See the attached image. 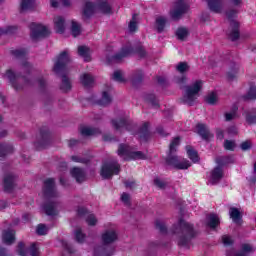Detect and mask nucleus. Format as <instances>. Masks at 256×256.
<instances>
[{
    "label": "nucleus",
    "instance_id": "nucleus-1",
    "mask_svg": "<svg viewBox=\"0 0 256 256\" xmlns=\"http://www.w3.org/2000/svg\"><path fill=\"white\" fill-rule=\"evenodd\" d=\"M203 87V81L197 80L190 87L186 89V95L184 97L185 103L193 105V101L197 99L199 91Z\"/></svg>",
    "mask_w": 256,
    "mask_h": 256
},
{
    "label": "nucleus",
    "instance_id": "nucleus-2",
    "mask_svg": "<svg viewBox=\"0 0 256 256\" xmlns=\"http://www.w3.org/2000/svg\"><path fill=\"white\" fill-rule=\"evenodd\" d=\"M100 3L97 6L93 5L91 2H86L84 7L85 17H89L96 9H99L102 13H111V6L108 5L107 0H99Z\"/></svg>",
    "mask_w": 256,
    "mask_h": 256
},
{
    "label": "nucleus",
    "instance_id": "nucleus-3",
    "mask_svg": "<svg viewBox=\"0 0 256 256\" xmlns=\"http://www.w3.org/2000/svg\"><path fill=\"white\" fill-rule=\"evenodd\" d=\"M119 157H123L125 161H131V159H145V155L141 152H133L127 145H120L118 149Z\"/></svg>",
    "mask_w": 256,
    "mask_h": 256
},
{
    "label": "nucleus",
    "instance_id": "nucleus-4",
    "mask_svg": "<svg viewBox=\"0 0 256 256\" xmlns=\"http://www.w3.org/2000/svg\"><path fill=\"white\" fill-rule=\"evenodd\" d=\"M119 171H120V167H119V164L117 163L104 164L102 166L101 176L104 179H111L113 175H118Z\"/></svg>",
    "mask_w": 256,
    "mask_h": 256
},
{
    "label": "nucleus",
    "instance_id": "nucleus-5",
    "mask_svg": "<svg viewBox=\"0 0 256 256\" xmlns=\"http://www.w3.org/2000/svg\"><path fill=\"white\" fill-rule=\"evenodd\" d=\"M187 9H189V6L184 1H179L174 4L170 15L172 19H179L183 15V13L187 12Z\"/></svg>",
    "mask_w": 256,
    "mask_h": 256
},
{
    "label": "nucleus",
    "instance_id": "nucleus-6",
    "mask_svg": "<svg viewBox=\"0 0 256 256\" xmlns=\"http://www.w3.org/2000/svg\"><path fill=\"white\" fill-rule=\"evenodd\" d=\"M31 37L32 39H39V37H47L49 29L41 24H31Z\"/></svg>",
    "mask_w": 256,
    "mask_h": 256
},
{
    "label": "nucleus",
    "instance_id": "nucleus-7",
    "mask_svg": "<svg viewBox=\"0 0 256 256\" xmlns=\"http://www.w3.org/2000/svg\"><path fill=\"white\" fill-rule=\"evenodd\" d=\"M69 62V54L67 51L62 52L55 63L54 71H59V69H63L65 65Z\"/></svg>",
    "mask_w": 256,
    "mask_h": 256
},
{
    "label": "nucleus",
    "instance_id": "nucleus-8",
    "mask_svg": "<svg viewBox=\"0 0 256 256\" xmlns=\"http://www.w3.org/2000/svg\"><path fill=\"white\" fill-rule=\"evenodd\" d=\"M170 165H174L176 169H189L191 167V163L187 160H182L181 162L177 159V157H174L168 161Z\"/></svg>",
    "mask_w": 256,
    "mask_h": 256
},
{
    "label": "nucleus",
    "instance_id": "nucleus-9",
    "mask_svg": "<svg viewBox=\"0 0 256 256\" xmlns=\"http://www.w3.org/2000/svg\"><path fill=\"white\" fill-rule=\"evenodd\" d=\"M196 131L203 137V139H211V133H209V130H207V126L204 124H198L196 126Z\"/></svg>",
    "mask_w": 256,
    "mask_h": 256
},
{
    "label": "nucleus",
    "instance_id": "nucleus-10",
    "mask_svg": "<svg viewBox=\"0 0 256 256\" xmlns=\"http://www.w3.org/2000/svg\"><path fill=\"white\" fill-rule=\"evenodd\" d=\"M78 55L83 57L85 61H91V50L87 46H79Z\"/></svg>",
    "mask_w": 256,
    "mask_h": 256
},
{
    "label": "nucleus",
    "instance_id": "nucleus-11",
    "mask_svg": "<svg viewBox=\"0 0 256 256\" xmlns=\"http://www.w3.org/2000/svg\"><path fill=\"white\" fill-rule=\"evenodd\" d=\"M3 242L6 245H11L15 242V232L13 230H9L8 232H4L2 236Z\"/></svg>",
    "mask_w": 256,
    "mask_h": 256
},
{
    "label": "nucleus",
    "instance_id": "nucleus-12",
    "mask_svg": "<svg viewBox=\"0 0 256 256\" xmlns=\"http://www.w3.org/2000/svg\"><path fill=\"white\" fill-rule=\"evenodd\" d=\"M71 175L72 177L76 178V181L78 183H83L85 181V174H83V170L79 168H73L71 170Z\"/></svg>",
    "mask_w": 256,
    "mask_h": 256
},
{
    "label": "nucleus",
    "instance_id": "nucleus-13",
    "mask_svg": "<svg viewBox=\"0 0 256 256\" xmlns=\"http://www.w3.org/2000/svg\"><path fill=\"white\" fill-rule=\"evenodd\" d=\"M117 239V233L115 231L106 232L102 235V241L105 244L113 243Z\"/></svg>",
    "mask_w": 256,
    "mask_h": 256
},
{
    "label": "nucleus",
    "instance_id": "nucleus-14",
    "mask_svg": "<svg viewBox=\"0 0 256 256\" xmlns=\"http://www.w3.org/2000/svg\"><path fill=\"white\" fill-rule=\"evenodd\" d=\"M54 24L57 33H63V31H65V21L60 16L54 19Z\"/></svg>",
    "mask_w": 256,
    "mask_h": 256
},
{
    "label": "nucleus",
    "instance_id": "nucleus-15",
    "mask_svg": "<svg viewBox=\"0 0 256 256\" xmlns=\"http://www.w3.org/2000/svg\"><path fill=\"white\" fill-rule=\"evenodd\" d=\"M186 151L189 159H191L193 163H197V161H199V154L197 153V151H195V149H193V147L187 146Z\"/></svg>",
    "mask_w": 256,
    "mask_h": 256
},
{
    "label": "nucleus",
    "instance_id": "nucleus-16",
    "mask_svg": "<svg viewBox=\"0 0 256 256\" xmlns=\"http://www.w3.org/2000/svg\"><path fill=\"white\" fill-rule=\"evenodd\" d=\"M221 177H223V170L221 168H215L212 171V175H211V183L215 184L217 183V181H219V179H221Z\"/></svg>",
    "mask_w": 256,
    "mask_h": 256
},
{
    "label": "nucleus",
    "instance_id": "nucleus-17",
    "mask_svg": "<svg viewBox=\"0 0 256 256\" xmlns=\"http://www.w3.org/2000/svg\"><path fill=\"white\" fill-rule=\"evenodd\" d=\"M207 1L211 11H214L215 13H219L221 11V1L219 0H207Z\"/></svg>",
    "mask_w": 256,
    "mask_h": 256
},
{
    "label": "nucleus",
    "instance_id": "nucleus-18",
    "mask_svg": "<svg viewBox=\"0 0 256 256\" xmlns=\"http://www.w3.org/2000/svg\"><path fill=\"white\" fill-rule=\"evenodd\" d=\"M230 217L234 223H241V212H239L237 208L230 209Z\"/></svg>",
    "mask_w": 256,
    "mask_h": 256
},
{
    "label": "nucleus",
    "instance_id": "nucleus-19",
    "mask_svg": "<svg viewBox=\"0 0 256 256\" xmlns=\"http://www.w3.org/2000/svg\"><path fill=\"white\" fill-rule=\"evenodd\" d=\"M218 225H219V216L215 214H210L208 216V226L211 229H215V227H217Z\"/></svg>",
    "mask_w": 256,
    "mask_h": 256
},
{
    "label": "nucleus",
    "instance_id": "nucleus-20",
    "mask_svg": "<svg viewBox=\"0 0 256 256\" xmlns=\"http://www.w3.org/2000/svg\"><path fill=\"white\" fill-rule=\"evenodd\" d=\"M80 132L84 137H89L90 135H97V129H93L90 127L82 126L80 128Z\"/></svg>",
    "mask_w": 256,
    "mask_h": 256
},
{
    "label": "nucleus",
    "instance_id": "nucleus-21",
    "mask_svg": "<svg viewBox=\"0 0 256 256\" xmlns=\"http://www.w3.org/2000/svg\"><path fill=\"white\" fill-rule=\"evenodd\" d=\"M81 83L84 87H89V85L93 84V76L90 74H84L81 76Z\"/></svg>",
    "mask_w": 256,
    "mask_h": 256
},
{
    "label": "nucleus",
    "instance_id": "nucleus-22",
    "mask_svg": "<svg viewBox=\"0 0 256 256\" xmlns=\"http://www.w3.org/2000/svg\"><path fill=\"white\" fill-rule=\"evenodd\" d=\"M233 25L234 30L230 34V39H232V41H236V39H239V23L234 22Z\"/></svg>",
    "mask_w": 256,
    "mask_h": 256
},
{
    "label": "nucleus",
    "instance_id": "nucleus-23",
    "mask_svg": "<svg viewBox=\"0 0 256 256\" xmlns=\"http://www.w3.org/2000/svg\"><path fill=\"white\" fill-rule=\"evenodd\" d=\"M71 31L73 37H77L81 33V26L77 22L72 21Z\"/></svg>",
    "mask_w": 256,
    "mask_h": 256
},
{
    "label": "nucleus",
    "instance_id": "nucleus-24",
    "mask_svg": "<svg viewBox=\"0 0 256 256\" xmlns=\"http://www.w3.org/2000/svg\"><path fill=\"white\" fill-rule=\"evenodd\" d=\"M33 5H35V0H23L21 4L22 11L27 9H33Z\"/></svg>",
    "mask_w": 256,
    "mask_h": 256
},
{
    "label": "nucleus",
    "instance_id": "nucleus-25",
    "mask_svg": "<svg viewBox=\"0 0 256 256\" xmlns=\"http://www.w3.org/2000/svg\"><path fill=\"white\" fill-rule=\"evenodd\" d=\"M176 35H177L178 39L183 41L184 39L187 38V35H189V32L185 28H179L176 32Z\"/></svg>",
    "mask_w": 256,
    "mask_h": 256
},
{
    "label": "nucleus",
    "instance_id": "nucleus-26",
    "mask_svg": "<svg viewBox=\"0 0 256 256\" xmlns=\"http://www.w3.org/2000/svg\"><path fill=\"white\" fill-rule=\"evenodd\" d=\"M206 103H209V105H215V103H217V94L215 92L208 94L206 97Z\"/></svg>",
    "mask_w": 256,
    "mask_h": 256
},
{
    "label": "nucleus",
    "instance_id": "nucleus-27",
    "mask_svg": "<svg viewBox=\"0 0 256 256\" xmlns=\"http://www.w3.org/2000/svg\"><path fill=\"white\" fill-rule=\"evenodd\" d=\"M61 89L62 91H69V89H71V82H69V78H67V76H64L62 78Z\"/></svg>",
    "mask_w": 256,
    "mask_h": 256
},
{
    "label": "nucleus",
    "instance_id": "nucleus-28",
    "mask_svg": "<svg viewBox=\"0 0 256 256\" xmlns=\"http://www.w3.org/2000/svg\"><path fill=\"white\" fill-rule=\"evenodd\" d=\"M112 79L114 81H118V83H123V81H125V79L123 78V72L119 70L114 72Z\"/></svg>",
    "mask_w": 256,
    "mask_h": 256
},
{
    "label": "nucleus",
    "instance_id": "nucleus-29",
    "mask_svg": "<svg viewBox=\"0 0 256 256\" xmlns=\"http://www.w3.org/2000/svg\"><path fill=\"white\" fill-rule=\"evenodd\" d=\"M176 69L179 71V73H185L186 71H189V65L185 62H180Z\"/></svg>",
    "mask_w": 256,
    "mask_h": 256
},
{
    "label": "nucleus",
    "instance_id": "nucleus-30",
    "mask_svg": "<svg viewBox=\"0 0 256 256\" xmlns=\"http://www.w3.org/2000/svg\"><path fill=\"white\" fill-rule=\"evenodd\" d=\"M44 187L47 191H52L53 187H55V180L49 178L44 182Z\"/></svg>",
    "mask_w": 256,
    "mask_h": 256
},
{
    "label": "nucleus",
    "instance_id": "nucleus-31",
    "mask_svg": "<svg viewBox=\"0 0 256 256\" xmlns=\"http://www.w3.org/2000/svg\"><path fill=\"white\" fill-rule=\"evenodd\" d=\"M156 27L158 31H163V27H165V19L163 17H158L156 19Z\"/></svg>",
    "mask_w": 256,
    "mask_h": 256
},
{
    "label": "nucleus",
    "instance_id": "nucleus-32",
    "mask_svg": "<svg viewBox=\"0 0 256 256\" xmlns=\"http://www.w3.org/2000/svg\"><path fill=\"white\" fill-rule=\"evenodd\" d=\"M109 103H111V96H109V93L103 92L102 101L100 102V105H107Z\"/></svg>",
    "mask_w": 256,
    "mask_h": 256
},
{
    "label": "nucleus",
    "instance_id": "nucleus-33",
    "mask_svg": "<svg viewBox=\"0 0 256 256\" xmlns=\"http://www.w3.org/2000/svg\"><path fill=\"white\" fill-rule=\"evenodd\" d=\"M137 29V16L134 15L132 20L129 23V31L133 33V31H136Z\"/></svg>",
    "mask_w": 256,
    "mask_h": 256
},
{
    "label": "nucleus",
    "instance_id": "nucleus-34",
    "mask_svg": "<svg viewBox=\"0 0 256 256\" xmlns=\"http://www.w3.org/2000/svg\"><path fill=\"white\" fill-rule=\"evenodd\" d=\"M46 215H55V205L50 204L44 208Z\"/></svg>",
    "mask_w": 256,
    "mask_h": 256
},
{
    "label": "nucleus",
    "instance_id": "nucleus-35",
    "mask_svg": "<svg viewBox=\"0 0 256 256\" xmlns=\"http://www.w3.org/2000/svg\"><path fill=\"white\" fill-rule=\"evenodd\" d=\"M47 227L43 224H39L36 230L38 235H45L47 233Z\"/></svg>",
    "mask_w": 256,
    "mask_h": 256
},
{
    "label": "nucleus",
    "instance_id": "nucleus-36",
    "mask_svg": "<svg viewBox=\"0 0 256 256\" xmlns=\"http://www.w3.org/2000/svg\"><path fill=\"white\" fill-rule=\"evenodd\" d=\"M179 146V137L174 138L170 144V153H173L175 149Z\"/></svg>",
    "mask_w": 256,
    "mask_h": 256
},
{
    "label": "nucleus",
    "instance_id": "nucleus-37",
    "mask_svg": "<svg viewBox=\"0 0 256 256\" xmlns=\"http://www.w3.org/2000/svg\"><path fill=\"white\" fill-rule=\"evenodd\" d=\"M224 147H225V149H227L228 151H233V149H235V142L227 140V141L224 143Z\"/></svg>",
    "mask_w": 256,
    "mask_h": 256
},
{
    "label": "nucleus",
    "instance_id": "nucleus-38",
    "mask_svg": "<svg viewBox=\"0 0 256 256\" xmlns=\"http://www.w3.org/2000/svg\"><path fill=\"white\" fill-rule=\"evenodd\" d=\"M75 236H76V241H78V243H83L85 239V235L81 233V230H77Z\"/></svg>",
    "mask_w": 256,
    "mask_h": 256
},
{
    "label": "nucleus",
    "instance_id": "nucleus-39",
    "mask_svg": "<svg viewBox=\"0 0 256 256\" xmlns=\"http://www.w3.org/2000/svg\"><path fill=\"white\" fill-rule=\"evenodd\" d=\"M13 185V178L12 177H7L4 179V187L6 191Z\"/></svg>",
    "mask_w": 256,
    "mask_h": 256
},
{
    "label": "nucleus",
    "instance_id": "nucleus-40",
    "mask_svg": "<svg viewBox=\"0 0 256 256\" xmlns=\"http://www.w3.org/2000/svg\"><path fill=\"white\" fill-rule=\"evenodd\" d=\"M247 99H256V87L252 86L248 93Z\"/></svg>",
    "mask_w": 256,
    "mask_h": 256
},
{
    "label": "nucleus",
    "instance_id": "nucleus-41",
    "mask_svg": "<svg viewBox=\"0 0 256 256\" xmlns=\"http://www.w3.org/2000/svg\"><path fill=\"white\" fill-rule=\"evenodd\" d=\"M18 253L21 256H26L27 255V252H25V244H23V243L18 244Z\"/></svg>",
    "mask_w": 256,
    "mask_h": 256
},
{
    "label": "nucleus",
    "instance_id": "nucleus-42",
    "mask_svg": "<svg viewBox=\"0 0 256 256\" xmlns=\"http://www.w3.org/2000/svg\"><path fill=\"white\" fill-rule=\"evenodd\" d=\"M30 253L32 256H39V250L37 248V244H32L30 248Z\"/></svg>",
    "mask_w": 256,
    "mask_h": 256
},
{
    "label": "nucleus",
    "instance_id": "nucleus-43",
    "mask_svg": "<svg viewBox=\"0 0 256 256\" xmlns=\"http://www.w3.org/2000/svg\"><path fill=\"white\" fill-rule=\"evenodd\" d=\"M86 221L88 225H96L97 223V219L95 218L94 215H89Z\"/></svg>",
    "mask_w": 256,
    "mask_h": 256
},
{
    "label": "nucleus",
    "instance_id": "nucleus-44",
    "mask_svg": "<svg viewBox=\"0 0 256 256\" xmlns=\"http://www.w3.org/2000/svg\"><path fill=\"white\" fill-rule=\"evenodd\" d=\"M222 243L225 245H231V243H233V239L230 236H223Z\"/></svg>",
    "mask_w": 256,
    "mask_h": 256
},
{
    "label": "nucleus",
    "instance_id": "nucleus-45",
    "mask_svg": "<svg viewBox=\"0 0 256 256\" xmlns=\"http://www.w3.org/2000/svg\"><path fill=\"white\" fill-rule=\"evenodd\" d=\"M251 148V141H245L241 144V149L243 151H247V149Z\"/></svg>",
    "mask_w": 256,
    "mask_h": 256
},
{
    "label": "nucleus",
    "instance_id": "nucleus-46",
    "mask_svg": "<svg viewBox=\"0 0 256 256\" xmlns=\"http://www.w3.org/2000/svg\"><path fill=\"white\" fill-rule=\"evenodd\" d=\"M154 183H155V186L160 187V189H163L165 187V183H163V181H161L160 179H155Z\"/></svg>",
    "mask_w": 256,
    "mask_h": 256
},
{
    "label": "nucleus",
    "instance_id": "nucleus-47",
    "mask_svg": "<svg viewBox=\"0 0 256 256\" xmlns=\"http://www.w3.org/2000/svg\"><path fill=\"white\" fill-rule=\"evenodd\" d=\"M113 123V125H114V127L116 128V129H119V127H123V125H125V122H123V121H119V122H117V121H113L112 122Z\"/></svg>",
    "mask_w": 256,
    "mask_h": 256
},
{
    "label": "nucleus",
    "instance_id": "nucleus-48",
    "mask_svg": "<svg viewBox=\"0 0 256 256\" xmlns=\"http://www.w3.org/2000/svg\"><path fill=\"white\" fill-rule=\"evenodd\" d=\"M121 200H122L124 203H129V196H128V194H127V193L122 194Z\"/></svg>",
    "mask_w": 256,
    "mask_h": 256
},
{
    "label": "nucleus",
    "instance_id": "nucleus-49",
    "mask_svg": "<svg viewBox=\"0 0 256 256\" xmlns=\"http://www.w3.org/2000/svg\"><path fill=\"white\" fill-rule=\"evenodd\" d=\"M225 117H226V121H231V119H233L235 117V112L226 113Z\"/></svg>",
    "mask_w": 256,
    "mask_h": 256
},
{
    "label": "nucleus",
    "instance_id": "nucleus-50",
    "mask_svg": "<svg viewBox=\"0 0 256 256\" xmlns=\"http://www.w3.org/2000/svg\"><path fill=\"white\" fill-rule=\"evenodd\" d=\"M72 161H75L76 163H85V161L78 156H73Z\"/></svg>",
    "mask_w": 256,
    "mask_h": 256
},
{
    "label": "nucleus",
    "instance_id": "nucleus-51",
    "mask_svg": "<svg viewBox=\"0 0 256 256\" xmlns=\"http://www.w3.org/2000/svg\"><path fill=\"white\" fill-rule=\"evenodd\" d=\"M6 76L9 77V79H13V77H15V74L13 73V71L8 70L6 72Z\"/></svg>",
    "mask_w": 256,
    "mask_h": 256
},
{
    "label": "nucleus",
    "instance_id": "nucleus-52",
    "mask_svg": "<svg viewBox=\"0 0 256 256\" xmlns=\"http://www.w3.org/2000/svg\"><path fill=\"white\" fill-rule=\"evenodd\" d=\"M51 7H57V1L51 0Z\"/></svg>",
    "mask_w": 256,
    "mask_h": 256
},
{
    "label": "nucleus",
    "instance_id": "nucleus-53",
    "mask_svg": "<svg viewBox=\"0 0 256 256\" xmlns=\"http://www.w3.org/2000/svg\"><path fill=\"white\" fill-rule=\"evenodd\" d=\"M7 33V30L0 28V35H5Z\"/></svg>",
    "mask_w": 256,
    "mask_h": 256
},
{
    "label": "nucleus",
    "instance_id": "nucleus-54",
    "mask_svg": "<svg viewBox=\"0 0 256 256\" xmlns=\"http://www.w3.org/2000/svg\"><path fill=\"white\" fill-rule=\"evenodd\" d=\"M234 5H239V3H241V0H232Z\"/></svg>",
    "mask_w": 256,
    "mask_h": 256
},
{
    "label": "nucleus",
    "instance_id": "nucleus-55",
    "mask_svg": "<svg viewBox=\"0 0 256 256\" xmlns=\"http://www.w3.org/2000/svg\"><path fill=\"white\" fill-rule=\"evenodd\" d=\"M218 138L223 139V133L222 132H218Z\"/></svg>",
    "mask_w": 256,
    "mask_h": 256
},
{
    "label": "nucleus",
    "instance_id": "nucleus-56",
    "mask_svg": "<svg viewBox=\"0 0 256 256\" xmlns=\"http://www.w3.org/2000/svg\"><path fill=\"white\" fill-rule=\"evenodd\" d=\"M69 1L70 0H62V3H64V5H69Z\"/></svg>",
    "mask_w": 256,
    "mask_h": 256
},
{
    "label": "nucleus",
    "instance_id": "nucleus-57",
    "mask_svg": "<svg viewBox=\"0 0 256 256\" xmlns=\"http://www.w3.org/2000/svg\"><path fill=\"white\" fill-rule=\"evenodd\" d=\"M5 255V251L0 249V256H4Z\"/></svg>",
    "mask_w": 256,
    "mask_h": 256
},
{
    "label": "nucleus",
    "instance_id": "nucleus-58",
    "mask_svg": "<svg viewBox=\"0 0 256 256\" xmlns=\"http://www.w3.org/2000/svg\"><path fill=\"white\" fill-rule=\"evenodd\" d=\"M126 187H133V185L126 183Z\"/></svg>",
    "mask_w": 256,
    "mask_h": 256
},
{
    "label": "nucleus",
    "instance_id": "nucleus-59",
    "mask_svg": "<svg viewBox=\"0 0 256 256\" xmlns=\"http://www.w3.org/2000/svg\"><path fill=\"white\" fill-rule=\"evenodd\" d=\"M157 227H159L160 231H163V227L159 226V224H157Z\"/></svg>",
    "mask_w": 256,
    "mask_h": 256
},
{
    "label": "nucleus",
    "instance_id": "nucleus-60",
    "mask_svg": "<svg viewBox=\"0 0 256 256\" xmlns=\"http://www.w3.org/2000/svg\"><path fill=\"white\" fill-rule=\"evenodd\" d=\"M122 57H127V52L122 54Z\"/></svg>",
    "mask_w": 256,
    "mask_h": 256
},
{
    "label": "nucleus",
    "instance_id": "nucleus-61",
    "mask_svg": "<svg viewBox=\"0 0 256 256\" xmlns=\"http://www.w3.org/2000/svg\"><path fill=\"white\" fill-rule=\"evenodd\" d=\"M217 163H218V165L223 164V162H221V161H219V160H217Z\"/></svg>",
    "mask_w": 256,
    "mask_h": 256
},
{
    "label": "nucleus",
    "instance_id": "nucleus-62",
    "mask_svg": "<svg viewBox=\"0 0 256 256\" xmlns=\"http://www.w3.org/2000/svg\"><path fill=\"white\" fill-rule=\"evenodd\" d=\"M144 125H145V127H148V126H149V123H145Z\"/></svg>",
    "mask_w": 256,
    "mask_h": 256
},
{
    "label": "nucleus",
    "instance_id": "nucleus-63",
    "mask_svg": "<svg viewBox=\"0 0 256 256\" xmlns=\"http://www.w3.org/2000/svg\"><path fill=\"white\" fill-rule=\"evenodd\" d=\"M180 227H183V222H180Z\"/></svg>",
    "mask_w": 256,
    "mask_h": 256
},
{
    "label": "nucleus",
    "instance_id": "nucleus-64",
    "mask_svg": "<svg viewBox=\"0 0 256 256\" xmlns=\"http://www.w3.org/2000/svg\"><path fill=\"white\" fill-rule=\"evenodd\" d=\"M0 151H3V147L0 146Z\"/></svg>",
    "mask_w": 256,
    "mask_h": 256
}]
</instances>
